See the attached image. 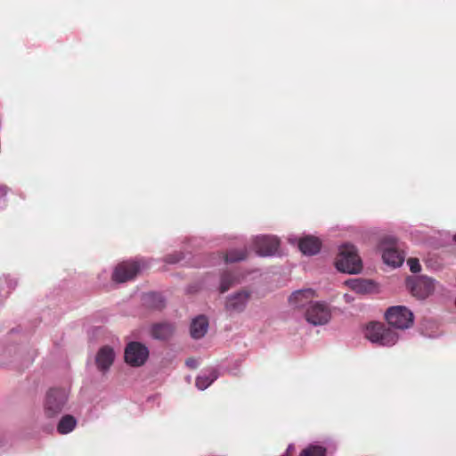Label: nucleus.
<instances>
[{
	"mask_svg": "<svg viewBox=\"0 0 456 456\" xmlns=\"http://www.w3.org/2000/svg\"><path fill=\"white\" fill-rule=\"evenodd\" d=\"M338 270L343 273H358L362 265L355 247L352 244H344L340 247L336 261Z\"/></svg>",
	"mask_w": 456,
	"mask_h": 456,
	"instance_id": "1",
	"label": "nucleus"
},
{
	"mask_svg": "<svg viewBox=\"0 0 456 456\" xmlns=\"http://www.w3.org/2000/svg\"><path fill=\"white\" fill-rule=\"evenodd\" d=\"M365 337L370 342L384 346H394L398 340V334L382 322H370L367 325Z\"/></svg>",
	"mask_w": 456,
	"mask_h": 456,
	"instance_id": "2",
	"label": "nucleus"
},
{
	"mask_svg": "<svg viewBox=\"0 0 456 456\" xmlns=\"http://www.w3.org/2000/svg\"><path fill=\"white\" fill-rule=\"evenodd\" d=\"M386 320L389 326L398 330H404L412 325L413 314L405 306H392L386 313Z\"/></svg>",
	"mask_w": 456,
	"mask_h": 456,
	"instance_id": "3",
	"label": "nucleus"
},
{
	"mask_svg": "<svg viewBox=\"0 0 456 456\" xmlns=\"http://www.w3.org/2000/svg\"><path fill=\"white\" fill-rule=\"evenodd\" d=\"M380 249L382 250V258L387 265L397 267L403 263L404 254L397 249V242L395 238H384L380 243Z\"/></svg>",
	"mask_w": 456,
	"mask_h": 456,
	"instance_id": "4",
	"label": "nucleus"
},
{
	"mask_svg": "<svg viewBox=\"0 0 456 456\" xmlns=\"http://www.w3.org/2000/svg\"><path fill=\"white\" fill-rule=\"evenodd\" d=\"M125 361L133 367H140L145 363L149 357L148 347L136 341L130 342L125 348Z\"/></svg>",
	"mask_w": 456,
	"mask_h": 456,
	"instance_id": "5",
	"label": "nucleus"
},
{
	"mask_svg": "<svg viewBox=\"0 0 456 456\" xmlns=\"http://www.w3.org/2000/svg\"><path fill=\"white\" fill-rule=\"evenodd\" d=\"M68 395L64 389L52 388L46 395L45 403V414L53 417L59 414L64 408Z\"/></svg>",
	"mask_w": 456,
	"mask_h": 456,
	"instance_id": "6",
	"label": "nucleus"
},
{
	"mask_svg": "<svg viewBox=\"0 0 456 456\" xmlns=\"http://www.w3.org/2000/svg\"><path fill=\"white\" fill-rule=\"evenodd\" d=\"M330 317V310L324 303L312 304L305 311L306 321L314 326L326 324Z\"/></svg>",
	"mask_w": 456,
	"mask_h": 456,
	"instance_id": "7",
	"label": "nucleus"
},
{
	"mask_svg": "<svg viewBox=\"0 0 456 456\" xmlns=\"http://www.w3.org/2000/svg\"><path fill=\"white\" fill-rule=\"evenodd\" d=\"M140 272V265L135 261H124L118 264L113 273L112 280L116 282H126L136 277Z\"/></svg>",
	"mask_w": 456,
	"mask_h": 456,
	"instance_id": "8",
	"label": "nucleus"
},
{
	"mask_svg": "<svg viewBox=\"0 0 456 456\" xmlns=\"http://www.w3.org/2000/svg\"><path fill=\"white\" fill-rule=\"evenodd\" d=\"M408 287L411 294L418 298L428 297L435 289L434 280L421 276L411 281H408Z\"/></svg>",
	"mask_w": 456,
	"mask_h": 456,
	"instance_id": "9",
	"label": "nucleus"
},
{
	"mask_svg": "<svg viewBox=\"0 0 456 456\" xmlns=\"http://www.w3.org/2000/svg\"><path fill=\"white\" fill-rule=\"evenodd\" d=\"M279 245V240L273 236H258L254 240L256 252L262 256L273 255L278 250Z\"/></svg>",
	"mask_w": 456,
	"mask_h": 456,
	"instance_id": "10",
	"label": "nucleus"
},
{
	"mask_svg": "<svg viewBox=\"0 0 456 456\" xmlns=\"http://www.w3.org/2000/svg\"><path fill=\"white\" fill-rule=\"evenodd\" d=\"M115 360V352L110 346H102L95 355V364L100 372L109 371Z\"/></svg>",
	"mask_w": 456,
	"mask_h": 456,
	"instance_id": "11",
	"label": "nucleus"
},
{
	"mask_svg": "<svg viewBox=\"0 0 456 456\" xmlns=\"http://www.w3.org/2000/svg\"><path fill=\"white\" fill-rule=\"evenodd\" d=\"M250 293L247 290H240L227 297L225 309L230 313L242 312L248 304Z\"/></svg>",
	"mask_w": 456,
	"mask_h": 456,
	"instance_id": "12",
	"label": "nucleus"
},
{
	"mask_svg": "<svg viewBox=\"0 0 456 456\" xmlns=\"http://www.w3.org/2000/svg\"><path fill=\"white\" fill-rule=\"evenodd\" d=\"M322 247V241L314 236L306 235L298 241V248L304 255L313 256L317 254Z\"/></svg>",
	"mask_w": 456,
	"mask_h": 456,
	"instance_id": "13",
	"label": "nucleus"
},
{
	"mask_svg": "<svg viewBox=\"0 0 456 456\" xmlns=\"http://www.w3.org/2000/svg\"><path fill=\"white\" fill-rule=\"evenodd\" d=\"M314 297V291L313 289H302L294 292L289 297V303L296 308L305 307Z\"/></svg>",
	"mask_w": 456,
	"mask_h": 456,
	"instance_id": "14",
	"label": "nucleus"
},
{
	"mask_svg": "<svg viewBox=\"0 0 456 456\" xmlns=\"http://www.w3.org/2000/svg\"><path fill=\"white\" fill-rule=\"evenodd\" d=\"M175 331L173 324L168 322L156 323L151 327V335L156 339L167 340Z\"/></svg>",
	"mask_w": 456,
	"mask_h": 456,
	"instance_id": "15",
	"label": "nucleus"
},
{
	"mask_svg": "<svg viewBox=\"0 0 456 456\" xmlns=\"http://www.w3.org/2000/svg\"><path fill=\"white\" fill-rule=\"evenodd\" d=\"M208 328V321L204 315H200L192 320L191 324V336L193 338H202Z\"/></svg>",
	"mask_w": 456,
	"mask_h": 456,
	"instance_id": "16",
	"label": "nucleus"
},
{
	"mask_svg": "<svg viewBox=\"0 0 456 456\" xmlns=\"http://www.w3.org/2000/svg\"><path fill=\"white\" fill-rule=\"evenodd\" d=\"M217 379V373L216 370H210L207 372L202 373L196 379V387L204 390L208 387Z\"/></svg>",
	"mask_w": 456,
	"mask_h": 456,
	"instance_id": "17",
	"label": "nucleus"
},
{
	"mask_svg": "<svg viewBox=\"0 0 456 456\" xmlns=\"http://www.w3.org/2000/svg\"><path fill=\"white\" fill-rule=\"evenodd\" d=\"M348 287L359 294H364L370 290L372 284L365 280L353 279L346 281Z\"/></svg>",
	"mask_w": 456,
	"mask_h": 456,
	"instance_id": "18",
	"label": "nucleus"
},
{
	"mask_svg": "<svg viewBox=\"0 0 456 456\" xmlns=\"http://www.w3.org/2000/svg\"><path fill=\"white\" fill-rule=\"evenodd\" d=\"M77 421L71 415H65L60 420L57 430L60 434L65 435L71 432L76 427Z\"/></svg>",
	"mask_w": 456,
	"mask_h": 456,
	"instance_id": "19",
	"label": "nucleus"
},
{
	"mask_svg": "<svg viewBox=\"0 0 456 456\" xmlns=\"http://www.w3.org/2000/svg\"><path fill=\"white\" fill-rule=\"evenodd\" d=\"M247 256L246 249H232L225 254L224 259L226 263H233L245 259Z\"/></svg>",
	"mask_w": 456,
	"mask_h": 456,
	"instance_id": "20",
	"label": "nucleus"
},
{
	"mask_svg": "<svg viewBox=\"0 0 456 456\" xmlns=\"http://www.w3.org/2000/svg\"><path fill=\"white\" fill-rule=\"evenodd\" d=\"M326 449L320 445H310L304 449L299 456H325Z\"/></svg>",
	"mask_w": 456,
	"mask_h": 456,
	"instance_id": "21",
	"label": "nucleus"
},
{
	"mask_svg": "<svg viewBox=\"0 0 456 456\" xmlns=\"http://www.w3.org/2000/svg\"><path fill=\"white\" fill-rule=\"evenodd\" d=\"M234 282V277L231 273H224L221 277L220 292L227 291Z\"/></svg>",
	"mask_w": 456,
	"mask_h": 456,
	"instance_id": "22",
	"label": "nucleus"
},
{
	"mask_svg": "<svg viewBox=\"0 0 456 456\" xmlns=\"http://www.w3.org/2000/svg\"><path fill=\"white\" fill-rule=\"evenodd\" d=\"M408 265L412 273H419L421 269L419 259L417 258H409Z\"/></svg>",
	"mask_w": 456,
	"mask_h": 456,
	"instance_id": "23",
	"label": "nucleus"
},
{
	"mask_svg": "<svg viewBox=\"0 0 456 456\" xmlns=\"http://www.w3.org/2000/svg\"><path fill=\"white\" fill-rule=\"evenodd\" d=\"M295 447L293 444H289L282 456H293Z\"/></svg>",
	"mask_w": 456,
	"mask_h": 456,
	"instance_id": "24",
	"label": "nucleus"
},
{
	"mask_svg": "<svg viewBox=\"0 0 456 456\" xmlns=\"http://www.w3.org/2000/svg\"><path fill=\"white\" fill-rule=\"evenodd\" d=\"M180 260L179 257L174 256H167L166 261L169 264H175Z\"/></svg>",
	"mask_w": 456,
	"mask_h": 456,
	"instance_id": "25",
	"label": "nucleus"
},
{
	"mask_svg": "<svg viewBox=\"0 0 456 456\" xmlns=\"http://www.w3.org/2000/svg\"><path fill=\"white\" fill-rule=\"evenodd\" d=\"M8 187L5 185L0 186V198L5 197L8 193Z\"/></svg>",
	"mask_w": 456,
	"mask_h": 456,
	"instance_id": "26",
	"label": "nucleus"
},
{
	"mask_svg": "<svg viewBox=\"0 0 456 456\" xmlns=\"http://www.w3.org/2000/svg\"><path fill=\"white\" fill-rule=\"evenodd\" d=\"M149 297H159V298H160V297H159V295L154 294V293H152V294L149 295Z\"/></svg>",
	"mask_w": 456,
	"mask_h": 456,
	"instance_id": "27",
	"label": "nucleus"
},
{
	"mask_svg": "<svg viewBox=\"0 0 456 456\" xmlns=\"http://www.w3.org/2000/svg\"><path fill=\"white\" fill-rule=\"evenodd\" d=\"M453 240L456 242V234L453 236Z\"/></svg>",
	"mask_w": 456,
	"mask_h": 456,
	"instance_id": "28",
	"label": "nucleus"
},
{
	"mask_svg": "<svg viewBox=\"0 0 456 456\" xmlns=\"http://www.w3.org/2000/svg\"><path fill=\"white\" fill-rule=\"evenodd\" d=\"M163 304L161 303L159 305H157V307H162Z\"/></svg>",
	"mask_w": 456,
	"mask_h": 456,
	"instance_id": "29",
	"label": "nucleus"
},
{
	"mask_svg": "<svg viewBox=\"0 0 456 456\" xmlns=\"http://www.w3.org/2000/svg\"><path fill=\"white\" fill-rule=\"evenodd\" d=\"M192 365V362H190V361H187V364Z\"/></svg>",
	"mask_w": 456,
	"mask_h": 456,
	"instance_id": "30",
	"label": "nucleus"
},
{
	"mask_svg": "<svg viewBox=\"0 0 456 456\" xmlns=\"http://www.w3.org/2000/svg\"><path fill=\"white\" fill-rule=\"evenodd\" d=\"M192 365V362H190V361H187V364Z\"/></svg>",
	"mask_w": 456,
	"mask_h": 456,
	"instance_id": "31",
	"label": "nucleus"
}]
</instances>
